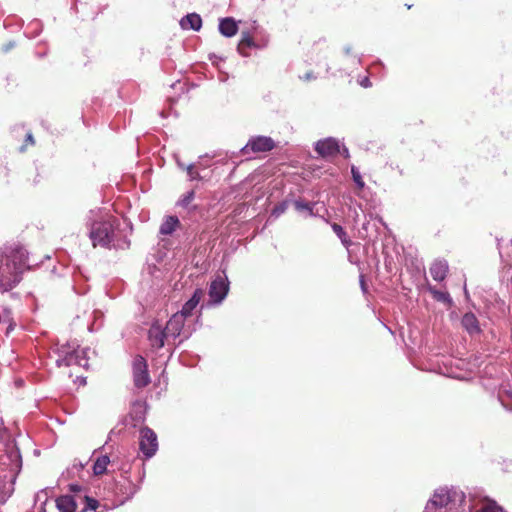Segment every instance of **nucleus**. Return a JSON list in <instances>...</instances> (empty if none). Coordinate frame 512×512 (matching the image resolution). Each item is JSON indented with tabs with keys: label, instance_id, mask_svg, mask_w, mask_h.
Listing matches in <instances>:
<instances>
[{
	"label": "nucleus",
	"instance_id": "nucleus-28",
	"mask_svg": "<svg viewBox=\"0 0 512 512\" xmlns=\"http://www.w3.org/2000/svg\"><path fill=\"white\" fill-rule=\"evenodd\" d=\"M253 45L252 39L249 36H243L239 45L238 50L240 53L244 54L243 50L246 47H251Z\"/></svg>",
	"mask_w": 512,
	"mask_h": 512
},
{
	"label": "nucleus",
	"instance_id": "nucleus-22",
	"mask_svg": "<svg viewBox=\"0 0 512 512\" xmlns=\"http://www.w3.org/2000/svg\"><path fill=\"white\" fill-rule=\"evenodd\" d=\"M110 459L107 455L98 457L93 465V472L95 475H102L106 472Z\"/></svg>",
	"mask_w": 512,
	"mask_h": 512
},
{
	"label": "nucleus",
	"instance_id": "nucleus-27",
	"mask_svg": "<svg viewBox=\"0 0 512 512\" xmlns=\"http://www.w3.org/2000/svg\"><path fill=\"white\" fill-rule=\"evenodd\" d=\"M351 173H352L353 180L356 183V185L358 186V188L362 189L365 186V183L362 179L360 172L358 171V169L355 166H352Z\"/></svg>",
	"mask_w": 512,
	"mask_h": 512
},
{
	"label": "nucleus",
	"instance_id": "nucleus-33",
	"mask_svg": "<svg viewBox=\"0 0 512 512\" xmlns=\"http://www.w3.org/2000/svg\"><path fill=\"white\" fill-rule=\"evenodd\" d=\"M343 154H344L345 157H348L349 156L348 149L344 148L343 149Z\"/></svg>",
	"mask_w": 512,
	"mask_h": 512
},
{
	"label": "nucleus",
	"instance_id": "nucleus-19",
	"mask_svg": "<svg viewBox=\"0 0 512 512\" xmlns=\"http://www.w3.org/2000/svg\"><path fill=\"white\" fill-rule=\"evenodd\" d=\"M180 25L183 29L198 31L202 26V19L198 14L191 13L181 19Z\"/></svg>",
	"mask_w": 512,
	"mask_h": 512
},
{
	"label": "nucleus",
	"instance_id": "nucleus-7",
	"mask_svg": "<svg viewBox=\"0 0 512 512\" xmlns=\"http://www.w3.org/2000/svg\"><path fill=\"white\" fill-rule=\"evenodd\" d=\"M185 320L183 315L177 312L172 315L164 328L170 339H175L181 335L184 338L190 336L191 332L184 327Z\"/></svg>",
	"mask_w": 512,
	"mask_h": 512
},
{
	"label": "nucleus",
	"instance_id": "nucleus-13",
	"mask_svg": "<svg viewBox=\"0 0 512 512\" xmlns=\"http://www.w3.org/2000/svg\"><path fill=\"white\" fill-rule=\"evenodd\" d=\"M7 458L9 463L3 462L2 464L8 466L10 472L9 479L10 482L13 483L22 466L21 455L15 447H11L7 454Z\"/></svg>",
	"mask_w": 512,
	"mask_h": 512
},
{
	"label": "nucleus",
	"instance_id": "nucleus-14",
	"mask_svg": "<svg viewBox=\"0 0 512 512\" xmlns=\"http://www.w3.org/2000/svg\"><path fill=\"white\" fill-rule=\"evenodd\" d=\"M128 473L127 470L124 471L123 480L120 481L117 486V493L123 497V500H128L132 498L137 491L139 490V485L135 484L133 481H131L126 474Z\"/></svg>",
	"mask_w": 512,
	"mask_h": 512
},
{
	"label": "nucleus",
	"instance_id": "nucleus-11",
	"mask_svg": "<svg viewBox=\"0 0 512 512\" xmlns=\"http://www.w3.org/2000/svg\"><path fill=\"white\" fill-rule=\"evenodd\" d=\"M148 339L153 348L160 349L164 347L166 343L169 344L170 337L162 325L154 323L148 331Z\"/></svg>",
	"mask_w": 512,
	"mask_h": 512
},
{
	"label": "nucleus",
	"instance_id": "nucleus-16",
	"mask_svg": "<svg viewBox=\"0 0 512 512\" xmlns=\"http://www.w3.org/2000/svg\"><path fill=\"white\" fill-rule=\"evenodd\" d=\"M448 263L445 260H436L430 267V274L435 281L441 282L448 273Z\"/></svg>",
	"mask_w": 512,
	"mask_h": 512
},
{
	"label": "nucleus",
	"instance_id": "nucleus-8",
	"mask_svg": "<svg viewBox=\"0 0 512 512\" xmlns=\"http://www.w3.org/2000/svg\"><path fill=\"white\" fill-rule=\"evenodd\" d=\"M229 291V283L226 277L218 276L210 284L209 297L213 304H220Z\"/></svg>",
	"mask_w": 512,
	"mask_h": 512
},
{
	"label": "nucleus",
	"instance_id": "nucleus-25",
	"mask_svg": "<svg viewBox=\"0 0 512 512\" xmlns=\"http://www.w3.org/2000/svg\"><path fill=\"white\" fill-rule=\"evenodd\" d=\"M430 291L436 300L441 302H447L449 304L452 302L450 295L447 292L438 291L434 288H430Z\"/></svg>",
	"mask_w": 512,
	"mask_h": 512
},
{
	"label": "nucleus",
	"instance_id": "nucleus-35",
	"mask_svg": "<svg viewBox=\"0 0 512 512\" xmlns=\"http://www.w3.org/2000/svg\"><path fill=\"white\" fill-rule=\"evenodd\" d=\"M361 287L363 290L365 289L364 281L362 279H361Z\"/></svg>",
	"mask_w": 512,
	"mask_h": 512
},
{
	"label": "nucleus",
	"instance_id": "nucleus-36",
	"mask_svg": "<svg viewBox=\"0 0 512 512\" xmlns=\"http://www.w3.org/2000/svg\"><path fill=\"white\" fill-rule=\"evenodd\" d=\"M311 78V75L310 74H306V79H310Z\"/></svg>",
	"mask_w": 512,
	"mask_h": 512
},
{
	"label": "nucleus",
	"instance_id": "nucleus-5",
	"mask_svg": "<svg viewBox=\"0 0 512 512\" xmlns=\"http://www.w3.org/2000/svg\"><path fill=\"white\" fill-rule=\"evenodd\" d=\"M201 159L202 158L195 163L185 165L177 158L176 163L180 169L186 171L189 181H208L211 178V175L205 172L208 165L203 163Z\"/></svg>",
	"mask_w": 512,
	"mask_h": 512
},
{
	"label": "nucleus",
	"instance_id": "nucleus-20",
	"mask_svg": "<svg viewBox=\"0 0 512 512\" xmlns=\"http://www.w3.org/2000/svg\"><path fill=\"white\" fill-rule=\"evenodd\" d=\"M180 226V221L176 216H167L160 225L159 233L161 235H171Z\"/></svg>",
	"mask_w": 512,
	"mask_h": 512
},
{
	"label": "nucleus",
	"instance_id": "nucleus-21",
	"mask_svg": "<svg viewBox=\"0 0 512 512\" xmlns=\"http://www.w3.org/2000/svg\"><path fill=\"white\" fill-rule=\"evenodd\" d=\"M80 505H83V508L80 512H85L87 510H92L94 512H103L105 506L101 505L100 502L94 498L88 496H79Z\"/></svg>",
	"mask_w": 512,
	"mask_h": 512
},
{
	"label": "nucleus",
	"instance_id": "nucleus-9",
	"mask_svg": "<svg viewBox=\"0 0 512 512\" xmlns=\"http://www.w3.org/2000/svg\"><path fill=\"white\" fill-rule=\"evenodd\" d=\"M133 380L137 388L146 387L150 383L147 362L142 356H137L133 361Z\"/></svg>",
	"mask_w": 512,
	"mask_h": 512
},
{
	"label": "nucleus",
	"instance_id": "nucleus-1",
	"mask_svg": "<svg viewBox=\"0 0 512 512\" xmlns=\"http://www.w3.org/2000/svg\"><path fill=\"white\" fill-rule=\"evenodd\" d=\"M423 512H506L486 497H467L459 488L443 486L434 490Z\"/></svg>",
	"mask_w": 512,
	"mask_h": 512
},
{
	"label": "nucleus",
	"instance_id": "nucleus-24",
	"mask_svg": "<svg viewBox=\"0 0 512 512\" xmlns=\"http://www.w3.org/2000/svg\"><path fill=\"white\" fill-rule=\"evenodd\" d=\"M314 205H315L314 203H307V202H303V201H295V203H294L296 210H298L300 212L305 211L310 216L314 215V212H313Z\"/></svg>",
	"mask_w": 512,
	"mask_h": 512
},
{
	"label": "nucleus",
	"instance_id": "nucleus-17",
	"mask_svg": "<svg viewBox=\"0 0 512 512\" xmlns=\"http://www.w3.org/2000/svg\"><path fill=\"white\" fill-rule=\"evenodd\" d=\"M219 32L225 37H233L238 32L237 22L231 17L221 19Z\"/></svg>",
	"mask_w": 512,
	"mask_h": 512
},
{
	"label": "nucleus",
	"instance_id": "nucleus-12",
	"mask_svg": "<svg viewBox=\"0 0 512 512\" xmlns=\"http://www.w3.org/2000/svg\"><path fill=\"white\" fill-rule=\"evenodd\" d=\"M315 150L316 152L323 156H334L338 153H340V146L336 139L334 138H327L324 140H320L315 144Z\"/></svg>",
	"mask_w": 512,
	"mask_h": 512
},
{
	"label": "nucleus",
	"instance_id": "nucleus-6",
	"mask_svg": "<svg viewBox=\"0 0 512 512\" xmlns=\"http://www.w3.org/2000/svg\"><path fill=\"white\" fill-rule=\"evenodd\" d=\"M139 446L146 458H151L155 455L158 449L157 435L155 432L148 427L142 428L140 430Z\"/></svg>",
	"mask_w": 512,
	"mask_h": 512
},
{
	"label": "nucleus",
	"instance_id": "nucleus-23",
	"mask_svg": "<svg viewBox=\"0 0 512 512\" xmlns=\"http://www.w3.org/2000/svg\"><path fill=\"white\" fill-rule=\"evenodd\" d=\"M331 227H332L334 233L339 237V239L341 240L343 245L346 246V247L350 246L351 241L347 237V234L344 231L343 227L341 225L337 224V223H333L331 225Z\"/></svg>",
	"mask_w": 512,
	"mask_h": 512
},
{
	"label": "nucleus",
	"instance_id": "nucleus-15",
	"mask_svg": "<svg viewBox=\"0 0 512 512\" xmlns=\"http://www.w3.org/2000/svg\"><path fill=\"white\" fill-rule=\"evenodd\" d=\"M203 295L204 292L202 289H196L192 297L183 305L181 311H178L177 313L182 314L185 319L191 316L193 310L200 303V300L202 299Z\"/></svg>",
	"mask_w": 512,
	"mask_h": 512
},
{
	"label": "nucleus",
	"instance_id": "nucleus-26",
	"mask_svg": "<svg viewBox=\"0 0 512 512\" xmlns=\"http://www.w3.org/2000/svg\"><path fill=\"white\" fill-rule=\"evenodd\" d=\"M194 197H195V193L193 190H191L182 196V198L179 200L178 204L183 208H188L190 203L193 201Z\"/></svg>",
	"mask_w": 512,
	"mask_h": 512
},
{
	"label": "nucleus",
	"instance_id": "nucleus-38",
	"mask_svg": "<svg viewBox=\"0 0 512 512\" xmlns=\"http://www.w3.org/2000/svg\"><path fill=\"white\" fill-rule=\"evenodd\" d=\"M511 244H512V239H511Z\"/></svg>",
	"mask_w": 512,
	"mask_h": 512
},
{
	"label": "nucleus",
	"instance_id": "nucleus-10",
	"mask_svg": "<svg viewBox=\"0 0 512 512\" xmlns=\"http://www.w3.org/2000/svg\"><path fill=\"white\" fill-rule=\"evenodd\" d=\"M275 143L272 138L267 136L252 137L246 146L242 148L243 153H247L249 150L252 152H267L274 148Z\"/></svg>",
	"mask_w": 512,
	"mask_h": 512
},
{
	"label": "nucleus",
	"instance_id": "nucleus-18",
	"mask_svg": "<svg viewBox=\"0 0 512 512\" xmlns=\"http://www.w3.org/2000/svg\"><path fill=\"white\" fill-rule=\"evenodd\" d=\"M461 323L463 328L471 335L480 332L478 319L471 312L464 314Z\"/></svg>",
	"mask_w": 512,
	"mask_h": 512
},
{
	"label": "nucleus",
	"instance_id": "nucleus-37",
	"mask_svg": "<svg viewBox=\"0 0 512 512\" xmlns=\"http://www.w3.org/2000/svg\"><path fill=\"white\" fill-rule=\"evenodd\" d=\"M12 330V326L10 325L9 328L7 329V333H9V331Z\"/></svg>",
	"mask_w": 512,
	"mask_h": 512
},
{
	"label": "nucleus",
	"instance_id": "nucleus-31",
	"mask_svg": "<svg viewBox=\"0 0 512 512\" xmlns=\"http://www.w3.org/2000/svg\"><path fill=\"white\" fill-rule=\"evenodd\" d=\"M26 141L33 144L34 143V139H33V136L31 133H28L27 134V137H26Z\"/></svg>",
	"mask_w": 512,
	"mask_h": 512
},
{
	"label": "nucleus",
	"instance_id": "nucleus-4",
	"mask_svg": "<svg viewBox=\"0 0 512 512\" xmlns=\"http://www.w3.org/2000/svg\"><path fill=\"white\" fill-rule=\"evenodd\" d=\"M90 349L83 348V349H75L69 350V349H62L63 357L56 360L57 366H71V365H78L83 368H88V352Z\"/></svg>",
	"mask_w": 512,
	"mask_h": 512
},
{
	"label": "nucleus",
	"instance_id": "nucleus-3",
	"mask_svg": "<svg viewBox=\"0 0 512 512\" xmlns=\"http://www.w3.org/2000/svg\"><path fill=\"white\" fill-rule=\"evenodd\" d=\"M28 253L23 247H15L0 255V292L13 289L22 279L27 265Z\"/></svg>",
	"mask_w": 512,
	"mask_h": 512
},
{
	"label": "nucleus",
	"instance_id": "nucleus-29",
	"mask_svg": "<svg viewBox=\"0 0 512 512\" xmlns=\"http://www.w3.org/2000/svg\"><path fill=\"white\" fill-rule=\"evenodd\" d=\"M286 210V204L285 203H282L278 206H276L273 211H272V215L278 217L280 216L281 214H283Z\"/></svg>",
	"mask_w": 512,
	"mask_h": 512
},
{
	"label": "nucleus",
	"instance_id": "nucleus-30",
	"mask_svg": "<svg viewBox=\"0 0 512 512\" xmlns=\"http://www.w3.org/2000/svg\"><path fill=\"white\" fill-rule=\"evenodd\" d=\"M361 85H362L363 87H370V86H371V83H370V81H369V79H368V78H364V79L361 81Z\"/></svg>",
	"mask_w": 512,
	"mask_h": 512
},
{
	"label": "nucleus",
	"instance_id": "nucleus-32",
	"mask_svg": "<svg viewBox=\"0 0 512 512\" xmlns=\"http://www.w3.org/2000/svg\"><path fill=\"white\" fill-rule=\"evenodd\" d=\"M42 494L45 495V493L43 491L36 495V501H39L41 499Z\"/></svg>",
	"mask_w": 512,
	"mask_h": 512
},
{
	"label": "nucleus",
	"instance_id": "nucleus-34",
	"mask_svg": "<svg viewBox=\"0 0 512 512\" xmlns=\"http://www.w3.org/2000/svg\"><path fill=\"white\" fill-rule=\"evenodd\" d=\"M14 44L11 42L9 45L5 48V51H8L10 48H12Z\"/></svg>",
	"mask_w": 512,
	"mask_h": 512
},
{
	"label": "nucleus",
	"instance_id": "nucleus-2",
	"mask_svg": "<svg viewBox=\"0 0 512 512\" xmlns=\"http://www.w3.org/2000/svg\"><path fill=\"white\" fill-rule=\"evenodd\" d=\"M87 225L89 227V238L94 247H111L124 249L129 246V241L116 243L115 228L118 225L117 219L104 213L101 209L90 210Z\"/></svg>",
	"mask_w": 512,
	"mask_h": 512
}]
</instances>
